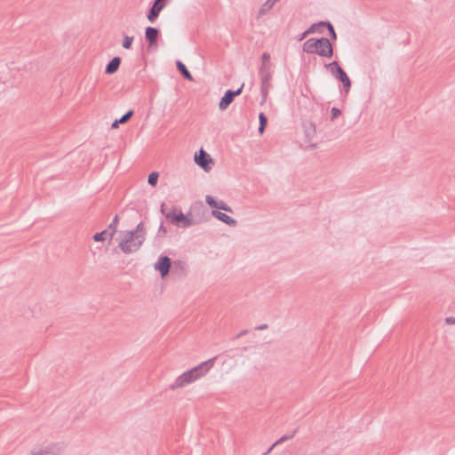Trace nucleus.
<instances>
[{
    "label": "nucleus",
    "mask_w": 455,
    "mask_h": 455,
    "mask_svg": "<svg viewBox=\"0 0 455 455\" xmlns=\"http://www.w3.org/2000/svg\"><path fill=\"white\" fill-rule=\"evenodd\" d=\"M318 27H327L331 39L332 40H337L336 32H335L334 28H333V26L331 25V22H329V21H320V22L317 23V28Z\"/></svg>",
    "instance_id": "nucleus-21"
},
{
    "label": "nucleus",
    "mask_w": 455,
    "mask_h": 455,
    "mask_svg": "<svg viewBox=\"0 0 455 455\" xmlns=\"http://www.w3.org/2000/svg\"><path fill=\"white\" fill-rule=\"evenodd\" d=\"M277 2V0H267L265 3H263L259 10V14L260 16L265 15L267 12H268L275 5V4Z\"/></svg>",
    "instance_id": "nucleus-17"
},
{
    "label": "nucleus",
    "mask_w": 455,
    "mask_h": 455,
    "mask_svg": "<svg viewBox=\"0 0 455 455\" xmlns=\"http://www.w3.org/2000/svg\"><path fill=\"white\" fill-rule=\"evenodd\" d=\"M315 54L331 58L333 55V48L330 40L326 37H321L318 39V44H316Z\"/></svg>",
    "instance_id": "nucleus-9"
},
{
    "label": "nucleus",
    "mask_w": 455,
    "mask_h": 455,
    "mask_svg": "<svg viewBox=\"0 0 455 455\" xmlns=\"http://www.w3.org/2000/svg\"><path fill=\"white\" fill-rule=\"evenodd\" d=\"M159 174L156 172H153L148 175V182L150 186L155 187L157 184Z\"/></svg>",
    "instance_id": "nucleus-26"
},
{
    "label": "nucleus",
    "mask_w": 455,
    "mask_h": 455,
    "mask_svg": "<svg viewBox=\"0 0 455 455\" xmlns=\"http://www.w3.org/2000/svg\"><path fill=\"white\" fill-rule=\"evenodd\" d=\"M161 212L165 215V217L168 220H171L172 224L176 225L179 228H187L197 223L195 220L188 218L182 212L180 211L179 212H176L175 209L165 213L164 204L161 205Z\"/></svg>",
    "instance_id": "nucleus-2"
},
{
    "label": "nucleus",
    "mask_w": 455,
    "mask_h": 455,
    "mask_svg": "<svg viewBox=\"0 0 455 455\" xmlns=\"http://www.w3.org/2000/svg\"><path fill=\"white\" fill-rule=\"evenodd\" d=\"M259 132L263 133V132L265 131L266 125L267 124V118L264 113H259Z\"/></svg>",
    "instance_id": "nucleus-24"
},
{
    "label": "nucleus",
    "mask_w": 455,
    "mask_h": 455,
    "mask_svg": "<svg viewBox=\"0 0 455 455\" xmlns=\"http://www.w3.org/2000/svg\"><path fill=\"white\" fill-rule=\"evenodd\" d=\"M195 162L205 172L212 170V165L213 164L211 156L203 148L195 154Z\"/></svg>",
    "instance_id": "nucleus-7"
},
{
    "label": "nucleus",
    "mask_w": 455,
    "mask_h": 455,
    "mask_svg": "<svg viewBox=\"0 0 455 455\" xmlns=\"http://www.w3.org/2000/svg\"><path fill=\"white\" fill-rule=\"evenodd\" d=\"M117 223H118V216L116 215L107 228L109 230V238H112L113 235H115V233L116 232Z\"/></svg>",
    "instance_id": "nucleus-22"
},
{
    "label": "nucleus",
    "mask_w": 455,
    "mask_h": 455,
    "mask_svg": "<svg viewBox=\"0 0 455 455\" xmlns=\"http://www.w3.org/2000/svg\"><path fill=\"white\" fill-rule=\"evenodd\" d=\"M325 68L334 78L341 82L344 92L347 93L351 88V81L345 70L339 66V62L334 60L329 64H325Z\"/></svg>",
    "instance_id": "nucleus-3"
},
{
    "label": "nucleus",
    "mask_w": 455,
    "mask_h": 455,
    "mask_svg": "<svg viewBox=\"0 0 455 455\" xmlns=\"http://www.w3.org/2000/svg\"><path fill=\"white\" fill-rule=\"evenodd\" d=\"M316 44H318V39L316 38H309L303 44V51L307 53H315L316 51Z\"/></svg>",
    "instance_id": "nucleus-16"
},
{
    "label": "nucleus",
    "mask_w": 455,
    "mask_h": 455,
    "mask_svg": "<svg viewBox=\"0 0 455 455\" xmlns=\"http://www.w3.org/2000/svg\"><path fill=\"white\" fill-rule=\"evenodd\" d=\"M260 93L262 97L261 104L267 100L268 91L271 87L272 72L269 63H262L259 68Z\"/></svg>",
    "instance_id": "nucleus-4"
},
{
    "label": "nucleus",
    "mask_w": 455,
    "mask_h": 455,
    "mask_svg": "<svg viewBox=\"0 0 455 455\" xmlns=\"http://www.w3.org/2000/svg\"><path fill=\"white\" fill-rule=\"evenodd\" d=\"M146 240V228L143 222H140L132 230L122 231L118 248L125 254L136 252Z\"/></svg>",
    "instance_id": "nucleus-1"
},
{
    "label": "nucleus",
    "mask_w": 455,
    "mask_h": 455,
    "mask_svg": "<svg viewBox=\"0 0 455 455\" xmlns=\"http://www.w3.org/2000/svg\"><path fill=\"white\" fill-rule=\"evenodd\" d=\"M134 37L124 35L123 47L124 49H130L132 47Z\"/></svg>",
    "instance_id": "nucleus-27"
},
{
    "label": "nucleus",
    "mask_w": 455,
    "mask_h": 455,
    "mask_svg": "<svg viewBox=\"0 0 455 455\" xmlns=\"http://www.w3.org/2000/svg\"><path fill=\"white\" fill-rule=\"evenodd\" d=\"M158 232L166 233V228H164V226L163 224L160 225Z\"/></svg>",
    "instance_id": "nucleus-36"
},
{
    "label": "nucleus",
    "mask_w": 455,
    "mask_h": 455,
    "mask_svg": "<svg viewBox=\"0 0 455 455\" xmlns=\"http://www.w3.org/2000/svg\"><path fill=\"white\" fill-rule=\"evenodd\" d=\"M267 328V324L263 323V324L257 326L255 329L259 330V331H262V330H266Z\"/></svg>",
    "instance_id": "nucleus-34"
},
{
    "label": "nucleus",
    "mask_w": 455,
    "mask_h": 455,
    "mask_svg": "<svg viewBox=\"0 0 455 455\" xmlns=\"http://www.w3.org/2000/svg\"><path fill=\"white\" fill-rule=\"evenodd\" d=\"M160 31L156 28L147 27L145 30V37L149 46H153L156 44Z\"/></svg>",
    "instance_id": "nucleus-13"
},
{
    "label": "nucleus",
    "mask_w": 455,
    "mask_h": 455,
    "mask_svg": "<svg viewBox=\"0 0 455 455\" xmlns=\"http://www.w3.org/2000/svg\"><path fill=\"white\" fill-rule=\"evenodd\" d=\"M63 447L60 443H50L39 447H35L29 455H61Z\"/></svg>",
    "instance_id": "nucleus-5"
},
{
    "label": "nucleus",
    "mask_w": 455,
    "mask_h": 455,
    "mask_svg": "<svg viewBox=\"0 0 455 455\" xmlns=\"http://www.w3.org/2000/svg\"><path fill=\"white\" fill-rule=\"evenodd\" d=\"M121 64L120 57H114L106 66L105 73L108 75L114 74Z\"/></svg>",
    "instance_id": "nucleus-15"
},
{
    "label": "nucleus",
    "mask_w": 455,
    "mask_h": 455,
    "mask_svg": "<svg viewBox=\"0 0 455 455\" xmlns=\"http://www.w3.org/2000/svg\"><path fill=\"white\" fill-rule=\"evenodd\" d=\"M298 429H295L291 434L290 435H283L282 437H280L275 443H273L269 448L268 450L267 451L266 454L269 453L275 446H276L277 444H280L285 441H288L290 439H291L295 434L297 433Z\"/></svg>",
    "instance_id": "nucleus-20"
},
{
    "label": "nucleus",
    "mask_w": 455,
    "mask_h": 455,
    "mask_svg": "<svg viewBox=\"0 0 455 455\" xmlns=\"http://www.w3.org/2000/svg\"><path fill=\"white\" fill-rule=\"evenodd\" d=\"M270 59V54L267 52H264L262 54V63H267L268 60Z\"/></svg>",
    "instance_id": "nucleus-32"
},
{
    "label": "nucleus",
    "mask_w": 455,
    "mask_h": 455,
    "mask_svg": "<svg viewBox=\"0 0 455 455\" xmlns=\"http://www.w3.org/2000/svg\"><path fill=\"white\" fill-rule=\"evenodd\" d=\"M340 114H341V111L339 108H332L331 110V119L334 120L339 116H340Z\"/></svg>",
    "instance_id": "nucleus-30"
},
{
    "label": "nucleus",
    "mask_w": 455,
    "mask_h": 455,
    "mask_svg": "<svg viewBox=\"0 0 455 455\" xmlns=\"http://www.w3.org/2000/svg\"><path fill=\"white\" fill-rule=\"evenodd\" d=\"M172 260L168 256H161L157 261L154 264L156 270H158L162 277L166 276L171 269Z\"/></svg>",
    "instance_id": "nucleus-11"
},
{
    "label": "nucleus",
    "mask_w": 455,
    "mask_h": 455,
    "mask_svg": "<svg viewBox=\"0 0 455 455\" xmlns=\"http://www.w3.org/2000/svg\"><path fill=\"white\" fill-rule=\"evenodd\" d=\"M312 127H313V131H305V134L308 140H311L315 134V129L313 125H312Z\"/></svg>",
    "instance_id": "nucleus-31"
},
{
    "label": "nucleus",
    "mask_w": 455,
    "mask_h": 455,
    "mask_svg": "<svg viewBox=\"0 0 455 455\" xmlns=\"http://www.w3.org/2000/svg\"><path fill=\"white\" fill-rule=\"evenodd\" d=\"M317 28V23L313 24L307 28L305 32H303L298 38L299 41L303 40L308 34L315 33Z\"/></svg>",
    "instance_id": "nucleus-25"
},
{
    "label": "nucleus",
    "mask_w": 455,
    "mask_h": 455,
    "mask_svg": "<svg viewBox=\"0 0 455 455\" xmlns=\"http://www.w3.org/2000/svg\"><path fill=\"white\" fill-rule=\"evenodd\" d=\"M247 332H248V331H247V330H243V331H242L241 332H239V333L237 334L236 339H239V338L243 337V335H245Z\"/></svg>",
    "instance_id": "nucleus-35"
},
{
    "label": "nucleus",
    "mask_w": 455,
    "mask_h": 455,
    "mask_svg": "<svg viewBox=\"0 0 455 455\" xmlns=\"http://www.w3.org/2000/svg\"><path fill=\"white\" fill-rule=\"evenodd\" d=\"M216 209L223 210L228 212H232V209L224 201H218Z\"/></svg>",
    "instance_id": "nucleus-28"
},
{
    "label": "nucleus",
    "mask_w": 455,
    "mask_h": 455,
    "mask_svg": "<svg viewBox=\"0 0 455 455\" xmlns=\"http://www.w3.org/2000/svg\"><path fill=\"white\" fill-rule=\"evenodd\" d=\"M217 356H214L190 369L196 380L204 377L211 371V369L214 365Z\"/></svg>",
    "instance_id": "nucleus-6"
},
{
    "label": "nucleus",
    "mask_w": 455,
    "mask_h": 455,
    "mask_svg": "<svg viewBox=\"0 0 455 455\" xmlns=\"http://www.w3.org/2000/svg\"><path fill=\"white\" fill-rule=\"evenodd\" d=\"M165 6H166L165 0H155L147 14L148 20L150 22H155V20L158 18L159 13L162 12V10Z\"/></svg>",
    "instance_id": "nucleus-12"
},
{
    "label": "nucleus",
    "mask_w": 455,
    "mask_h": 455,
    "mask_svg": "<svg viewBox=\"0 0 455 455\" xmlns=\"http://www.w3.org/2000/svg\"><path fill=\"white\" fill-rule=\"evenodd\" d=\"M243 88V84H242L235 91L228 90L219 103L220 109H221V110L227 109L228 107L233 102L235 97L238 96L242 93Z\"/></svg>",
    "instance_id": "nucleus-10"
},
{
    "label": "nucleus",
    "mask_w": 455,
    "mask_h": 455,
    "mask_svg": "<svg viewBox=\"0 0 455 455\" xmlns=\"http://www.w3.org/2000/svg\"><path fill=\"white\" fill-rule=\"evenodd\" d=\"M205 202H206V203H207V204H209L211 207H212V208H215V209H216V206H217V203H218V201H216V200L214 199V197H212V196L207 195V196H205Z\"/></svg>",
    "instance_id": "nucleus-29"
},
{
    "label": "nucleus",
    "mask_w": 455,
    "mask_h": 455,
    "mask_svg": "<svg viewBox=\"0 0 455 455\" xmlns=\"http://www.w3.org/2000/svg\"><path fill=\"white\" fill-rule=\"evenodd\" d=\"M107 237H109V230L108 229H105L100 233H96L92 238L95 242H102V241H105L107 239Z\"/></svg>",
    "instance_id": "nucleus-23"
},
{
    "label": "nucleus",
    "mask_w": 455,
    "mask_h": 455,
    "mask_svg": "<svg viewBox=\"0 0 455 455\" xmlns=\"http://www.w3.org/2000/svg\"><path fill=\"white\" fill-rule=\"evenodd\" d=\"M132 115H133V111L132 110H129L124 115H123L119 119H116L111 124V128L112 129H116L119 124H125L132 116Z\"/></svg>",
    "instance_id": "nucleus-18"
},
{
    "label": "nucleus",
    "mask_w": 455,
    "mask_h": 455,
    "mask_svg": "<svg viewBox=\"0 0 455 455\" xmlns=\"http://www.w3.org/2000/svg\"><path fill=\"white\" fill-rule=\"evenodd\" d=\"M196 379L195 378L193 372L191 370H188L185 372H183L181 375H180L174 382L171 385L170 388L172 390L184 387L193 382H195Z\"/></svg>",
    "instance_id": "nucleus-8"
},
{
    "label": "nucleus",
    "mask_w": 455,
    "mask_h": 455,
    "mask_svg": "<svg viewBox=\"0 0 455 455\" xmlns=\"http://www.w3.org/2000/svg\"><path fill=\"white\" fill-rule=\"evenodd\" d=\"M176 65H177V68L178 70L180 72V74L186 78L188 79V81H193V76L192 75L190 74V72L188 71V69L187 68V67L185 66V64H183L180 60H178L176 62Z\"/></svg>",
    "instance_id": "nucleus-19"
},
{
    "label": "nucleus",
    "mask_w": 455,
    "mask_h": 455,
    "mask_svg": "<svg viewBox=\"0 0 455 455\" xmlns=\"http://www.w3.org/2000/svg\"><path fill=\"white\" fill-rule=\"evenodd\" d=\"M212 214L217 220H219L220 221H221L230 227H235L237 224V221L235 219L231 218L230 216H228V214H226L224 212H219L217 210H213L212 212Z\"/></svg>",
    "instance_id": "nucleus-14"
},
{
    "label": "nucleus",
    "mask_w": 455,
    "mask_h": 455,
    "mask_svg": "<svg viewBox=\"0 0 455 455\" xmlns=\"http://www.w3.org/2000/svg\"><path fill=\"white\" fill-rule=\"evenodd\" d=\"M445 321H446L447 323L454 324L455 323V317H447Z\"/></svg>",
    "instance_id": "nucleus-33"
}]
</instances>
